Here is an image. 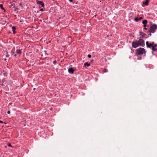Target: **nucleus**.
<instances>
[{
	"mask_svg": "<svg viewBox=\"0 0 157 157\" xmlns=\"http://www.w3.org/2000/svg\"><path fill=\"white\" fill-rule=\"evenodd\" d=\"M144 44V41L143 40L140 39L138 41H135L133 42L132 45L133 48H136L139 46H143Z\"/></svg>",
	"mask_w": 157,
	"mask_h": 157,
	"instance_id": "nucleus-1",
	"label": "nucleus"
},
{
	"mask_svg": "<svg viewBox=\"0 0 157 157\" xmlns=\"http://www.w3.org/2000/svg\"><path fill=\"white\" fill-rule=\"evenodd\" d=\"M146 44L147 47L152 48L153 52L152 53H153V52L155 51H157V49L155 48V47L157 46V44H154L153 43H150L148 42L147 41L146 42Z\"/></svg>",
	"mask_w": 157,
	"mask_h": 157,
	"instance_id": "nucleus-2",
	"label": "nucleus"
},
{
	"mask_svg": "<svg viewBox=\"0 0 157 157\" xmlns=\"http://www.w3.org/2000/svg\"><path fill=\"white\" fill-rule=\"evenodd\" d=\"M136 53L138 55H142L146 53L145 50L144 48H140L136 50Z\"/></svg>",
	"mask_w": 157,
	"mask_h": 157,
	"instance_id": "nucleus-3",
	"label": "nucleus"
},
{
	"mask_svg": "<svg viewBox=\"0 0 157 157\" xmlns=\"http://www.w3.org/2000/svg\"><path fill=\"white\" fill-rule=\"evenodd\" d=\"M157 29V25H152L151 27L150 32L152 33H154L155 30Z\"/></svg>",
	"mask_w": 157,
	"mask_h": 157,
	"instance_id": "nucleus-4",
	"label": "nucleus"
},
{
	"mask_svg": "<svg viewBox=\"0 0 157 157\" xmlns=\"http://www.w3.org/2000/svg\"><path fill=\"white\" fill-rule=\"evenodd\" d=\"M68 72L71 74H73L74 71V69L71 67L69 68L68 70Z\"/></svg>",
	"mask_w": 157,
	"mask_h": 157,
	"instance_id": "nucleus-5",
	"label": "nucleus"
},
{
	"mask_svg": "<svg viewBox=\"0 0 157 157\" xmlns=\"http://www.w3.org/2000/svg\"><path fill=\"white\" fill-rule=\"evenodd\" d=\"M22 50V49H18V50H17L16 51V53H17V55H20V54H21V52H21Z\"/></svg>",
	"mask_w": 157,
	"mask_h": 157,
	"instance_id": "nucleus-6",
	"label": "nucleus"
},
{
	"mask_svg": "<svg viewBox=\"0 0 157 157\" xmlns=\"http://www.w3.org/2000/svg\"><path fill=\"white\" fill-rule=\"evenodd\" d=\"M147 21L146 20H144L143 21V23L144 25V27H146V24H147Z\"/></svg>",
	"mask_w": 157,
	"mask_h": 157,
	"instance_id": "nucleus-7",
	"label": "nucleus"
},
{
	"mask_svg": "<svg viewBox=\"0 0 157 157\" xmlns=\"http://www.w3.org/2000/svg\"><path fill=\"white\" fill-rule=\"evenodd\" d=\"M37 3L39 4V5H40L42 7H44V4L43 3V2H41V1H39L38 2H37Z\"/></svg>",
	"mask_w": 157,
	"mask_h": 157,
	"instance_id": "nucleus-8",
	"label": "nucleus"
},
{
	"mask_svg": "<svg viewBox=\"0 0 157 157\" xmlns=\"http://www.w3.org/2000/svg\"><path fill=\"white\" fill-rule=\"evenodd\" d=\"M149 3V0H146L144 3V4L146 5L147 6Z\"/></svg>",
	"mask_w": 157,
	"mask_h": 157,
	"instance_id": "nucleus-9",
	"label": "nucleus"
},
{
	"mask_svg": "<svg viewBox=\"0 0 157 157\" xmlns=\"http://www.w3.org/2000/svg\"><path fill=\"white\" fill-rule=\"evenodd\" d=\"M15 29H16V28H15V27H14V26H13L12 27V31L13 32V33L14 34L15 33Z\"/></svg>",
	"mask_w": 157,
	"mask_h": 157,
	"instance_id": "nucleus-10",
	"label": "nucleus"
},
{
	"mask_svg": "<svg viewBox=\"0 0 157 157\" xmlns=\"http://www.w3.org/2000/svg\"><path fill=\"white\" fill-rule=\"evenodd\" d=\"M90 65V64L89 63H88L87 62L85 63L84 64V65L86 66H87V67H89Z\"/></svg>",
	"mask_w": 157,
	"mask_h": 157,
	"instance_id": "nucleus-11",
	"label": "nucleus"
},
{
	"mask_svg": "<svg viewBox=\"0 0 157 157\" xmlns=\"http://www.w3.org/2000/svg\"><path fill=\"white\" fill-rule=\"evenodd\" d=\"M12 55H13L14 56H17V54H15L14 52H12Z\"/></svg>",
	"mask_w": 157,
	"mask_h": 157,
	"instance_id": "nucleus-12",
	"label": "nucleus"
},
{
	"mask_svg": "<svg viewBox=\"0 0 157 157\" xmlns=\"http://www.w3.org/2000/svg\"><path fill=\"white\" fill-rule=\"evenodd\" d=\"M134 20L136 22H137L139 21V19L137 17H136L134 19Z\"/></svg>",
	"mask_w": 157,
	"mask_h": 157,
	"instance_id": "nucleus-13",
	"label": "nucleus"
},
{
	"mask_svg": "<svg viewBox=\"0 0 157 157\" xmlns=\"http://www.w3.org/2000/svg\"><path fill=\"white\" fill-rule=\"evenodd\" d=\"M0 7L1 9L4 10V11H5V10L3 8V6L2 4L0 5Z\"/></svg>",
	"mask_w": 157,
	"mask_h": 157,
	"instance_id": "nucleus-14",
	"label": "nucleus"
},
{
	"mask_svg": "<svg viewBox=\"0 0 157 157\" xmlns=\"http://www.w3.org/2000/svg\"><path fill=\"white\" fill-rule=\"evenodd\" d=\"M88 57L89 58H90L91 57V55L89 54L88 55Z\"/></svg>",
	"mask_w": 157,
	"mask_h": 157,
	"instance_id": "nucleus-15",
	"label": "nucleus"
},
{
	"mask_svg": "<svg viewBox=\"0 0 157 157\" xmlns=\"http://www.w3.org/2000/svg\"><path fill=\"white\" fill-rule=\"evenodd\" d=\"M56 61L55 60H54L53 61V63L54 64H56Z\"/></svg>",
	"mask_w": 157,
	"mask_h": 157,
	"instance_id": "nucleus-16",
	"label": "nucleus"
},
{
	"mask_svg": "<svg viewBox=\"0 0 157 157\" xmlns=\"http://www.w3.org/2000/svg\"><path fill=\"white\" fill-rule=\"evenodd\" d=\"M142 19H143V18L142 17H140L138 18L139 20H140Z\"/></svg>",
	"mask_w": 157,
	"mask_h": 157,
	"instance_id": "nucleus-17",
	"label": "nucleus"
},
{
	"mask_svg": "<svg viewBox=\"0 0 157 157\" xmlns=\"http://www.w3.org/2000/svg\"><path fill=\"white\" fill-rule=\"evenodd\" d=\"M10 113V111H8V112H7L8 114H9Z\"/></svg>",
	"mask_w": 157,
	"mask_h": 157,
	"instance_id": "nucleus-18",
	"label": "nucleus"
},
{
	"mask_svg": "<svg viewBox=\"0 0 157 157\" xmlns=\"http://www.w3.org/2000/svg\"><path fill=\"white\" fill-rule=\"evenodd\" d=\"M43 11V10L42 9H41L40 10H39V11Z\"/></svg>",
	"mask_w": 157,
	"mask_h": 157,
	"instance_id": "nucleus-19",
	"label": "nucleus"
},
{
	"mask_svg": "<svg viewBox=\"0 0 157 157\" xmlns=\"http://www.w3.org/2000/svg\"><path fill=\"white\" fill-rule=\"evenodd\" d=\"M69 1L70 2H72L73 1V0H69Z\"/></svg>",
	"mask_w": 157,
	"mask_h": 157,
	"instance_id": "nucleus-20",
	"label": "nucleus"
},
{
	"mask_svg": "<svg viewBox=\"0 0 157 157\" xmlns=\"http://www.w3.org/2000/svg\"><path fill=\"white\" fill-rule=\"evenodd\" d=\"M9 56V55H7L6 56V57H8Z\"/></svg>",
	"mask_w": 157,
	"mask_h": 157,
	"instance_id": "nucleus-21",
	"label": "nucleus"
},
{
	"mask_svg": "<svg viewBox=\"0 0 157 157\" xmlns=\"http://www.w3.org/2000/svg\"><path fill=\"white\" fill-rule=\"evenodd\" d=\"M3 122L0 121V123H3Z\"/></svg>",
	"mask_w": 157,
	"mask_h": 157,
	"instance_id": "nucleus-22",
	"label": "nucleus"
},
{
	"mask_svg": "<svg viewBox=\"0 0 157 157\" xmlns=\"http://www.w3.org/2000/svg\"><path fill=\"white\" fill-rule=\"evenodd\" d=\"M9 146H11V145H10V144H9Z\"/></svg>",
	"mask_w": 157,
	"mask_h": 157,
	"instance_id": "nucleus-23",
	"label": "nucleus"
},
{
	"mask_svg": "<svg viewBox=\"0 0 157 157\" xmlns=\"http://www.w3.org/2000/svg\"><path fill=\"white\" fill-rule=\"evenodd\" d=\"M33 90H35V88H34V89H33Z\"/></svg>",
	"mask_w": 157,
	"mask_h": 157,
	"instance_id": "nucleus-24",
	"label": "nucleus"
}]
</instances>
